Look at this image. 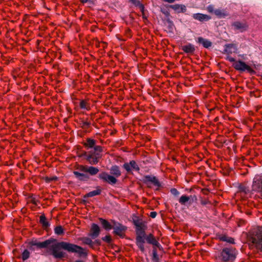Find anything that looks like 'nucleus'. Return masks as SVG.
Listing matches in <instances>:
<instances>
[{
    "mask_svg": "<svg viewBox=\"0 0 262 262\" xmlns=\"http://www.w3.org/2000/svg\"><path fill=\"white\" fill-rule=\"evenodd\" d=\"M61 249H63L69 252L77 253L80 256L87 254L82 247L65 242L56 243L50 247L52 255L56 258H62L64 257L66 253L61 251Z\"/></svg>",
    "mask_w": 262,
    "mask_h": 262,
    "instance_id": "obj_1",
    "label": "nucleus"
},
{
    "mask_svg": "<svg viewBox=\"0 0 262 262\" xmlns=\"http://www.w3.org/2000/svg\"><path fill=\"white\" fill-rule=\"evenodd\" d=\"M134 224L136 226V244L140 251L143 253L145 252L144 244L147 226L144 222L140 219L134 220Z\"/></svg>",
    "mask_w": 262,
    "mask_h": 262,
    "instance_id": "obj_2",
    "label": "nucleus"
},
{
    "mask_svg": "<svg viewBox=\"0 0 262 262\" xmlns=\"http://www.w3.org/2000/svg\"><path fill=\"white\" fill-rule=\"evenodd\" d=\"M247 241L250 246L262 251V227L252 228L247 235Z\"/></svg>",
    "mask_w": 262,
    "mask_h": 262,
    "instance_id": "obj_3",
    "label": "nucleus"
},
{
    "mask_svg": "<svg viewBox=\"0 0 262 262\" xmlns=\"http://www.w3.org/2000/svg\"><path fill=\"white\" fill-rule=\"evenodd\" d=\"M237 251L233 248H224L220 253L219 259L224 262L232 261L236 256Z\"/></svg>",
    "mask_w": 262,
    "mask_h": 262,
    "instance_id": "obj_4",
    "label": "nucleus"
},
{
    "mask_svg": "<svg viewBox=\"0 0 262 262\" xmlns=\"http://www.w3.org/2000/svg\"><path fill=\"white\" fill-rule=\"evenodd\" d=\"M102 151H90L89 153L84 152L81 156H84L87 161L92 165L97 164L99 160L101 158V152Z\"/></svg>",
    "mask_w": 262,
    "mask_h": 262,
    "instance_id": "obj_5",
    "label": "nucleus"
},
{
    "mask_svg": "<svg viewBox=\"0 0 262 262\" xmlns=\"http://www.w3.org/2000/svg\"><path fill=\"white\" fill-rule=\"evenodd\" d=\"M111 223L113 224L114 233L121 238L124 237L127 227L114 220H111Z\"/></svg>",
    "mask_w": 262,
    "mask_h": 262,
    "instance_id": "obj_6",
    "label": "nucleus"
},
{
    "mask_svg": "<svg viewBox=\"0 0 262 262\" xmlns=\"http://www.w3.org/2000/svg\"><path fill=\"white\" fill-rule=\"evenodd\" d=\"M252 190L259 193L262 197V175H257L254 178Z\"/></svg>",
    "mask_w": 262,
    "mask_h": 262,
    "instance_id": "obj_7",
    "label": "nucleus"
},
{
    "mask_svg": "<svg viewBox=\"0 0 262 262\" xmlns=\"http://www.w3.org/2000/svg\"><path fill=\"white\" fill-rule=\"evenodd\" d=\"M97 141L92 138H87L83 145L87 149L93 148L95 151H103V147L96 145Z\"/></svg>",
    "mask_w": 262,
    "mask_h": 262,
    "instance_id": "obj_8",
    "label": "nucleus"
},
{
    "mask_svg": "<svg viewBox=\"0 0 262 262\" xmlns=\"http://www.w3.org/2000/svg\"><path fill=\"white\" fill-rule=\"evenodd\" d=\"M98 177L100 179L103 180V181L107 182L112 185L115 184L117 182V180L115 177L108 174L106 172L100 173L99 174Z\"/></svg>",
    "mask_w": 262,
    "mask_h": 262,
    "instance_id": "obj_9",
    "label": "nucleus"
},
{
    "mask_svg": "<svg viewBox=\"0 0 262 262\" xmlns=\"http://www.w3.org/2000/svg\"><path fill=\"white\" fill-rule=\"evenodd\" d=\"M143 182L144 184L148 185L149 184H152L154 185L157 187L160 186V183L159 182L158 179L154 176H145L143 179Z\"/></svg>",
    "mask_w": 262,
    "mask_h": 262,
    "instance_id": "obj_10",
    "label": "nucleus"
},
{
    "mask_svg": "<svg viewBox=\"0 0 262 262\" xmlns=\"http://www.w3.org/2000/svg\"><path fill=\"white\" fill-rule=\"evenodd\" d=\"M79 170L84 172H88L91 176H94L98 173L99 169L93 166H86L84 165H80Z\"/></svg>",
    "mask_w": 262,
    "mask_h": 262,
    "instance_id": "obj_11",
    "label": "nucleus"
},
{
    "mask_svg": "<svg viewBox=\"0 0 262 262\" xmlns=\"http://www.w3.org/2000/svg\"><path fill=\"white\" fill-rule=\"evenodd\" d=\"M233 67L235 69L240 71H251L252 70L251 68L249 66L242 61H235L233 64Z\"/></svg>",
    "mask_w": 262,
    "mask_h": 262,
    "instance_id": "obj_12",
    "label": "nucleus"
},
{
    "mask_svg": "<svg viewBox=\"0 0 262 262\" xmlns=\"http://www.w3.org/2000/svg\"><path fill=\"white\" fill-rule=\"evenodd\" d=\"M123 168L128 172L132 169L139 171L140 168L134 160L130 161L129 163H125L123 165Z\"/></svg>",
    "mask_w": 262,
    "mask_h": 262,
    "instance_id": "obj_13",
    "label": "nucleus"
},
{
    "mask_svg": "<svg viewBox=\"0 0 262 262\" xmlns=\"http://www.w3.org/2000/svg\"><path fill=\"white\" fill-rule=\"evenodd\" d=\"M237 50V46L235 44L229 43L225 45L224 53L229 55L233 53H236Z\"/></svg>",
    "mask_w": 262,
    "mask_h": 262,
    "instance_id": "obj_14",
    "label": "nucleus"
},
{
    "mask_svg": "<svg viewBox=\"0 0 262 262\" xmlns=\"http://www.w3.org/2000/svg\"><path fill=\"white\" fill-rule=\"evenodd\" d=\"M100 231V229L99 227L96 224H93L91 228L89 236L92 238L95 239L99 236Z\"/></svg>",
    "mask_w": 262,
    "mask_h": 262,
    "instance_id": "obj_15",
    "label": "nucleus"
},
{
    "mask_svg": "<svg viewBox=\"0 0 262 262\" xmlns=\"http://www.w3.org/2000/svg\"><path fill=\"white\" fill-rule=\"evenodd\" d=\"M53 240L52 239H48L43 242H38L36 241L32 242L31 244L32 246H35L39 248H47L49 246L52 242Z\"/></svg>",
    "mask_w": 262,
    "mask_h": 262,
    "instance_id": "obj_16",
    "label": "nucleus"
},
{
    "mask_svg": "<svg viewBox=\"0 0 262 262\" xmlns=\"http://www.w3.org/2000/svg\"><path fill=\"white\" fill-rule=\"evenodd\" d=\"M232 26L235 30H239L241 32L246 31L248 28V26L246 23H241L240 21H235L232 23Z\"/></svg>",
    "mask_w": 262,
    "mask_h": 262,
    "instance_id": "obj_17",
    "label": "nucleus"
},
{
    "mask_svg": "<svg viewBox=\"0 0 262 262\" xmlns=\"http://www.w3.org/2000/svg\"><path fill=\"white\" fill-rule=\"evenodd\" d=\"M145 239L146 240L148 243L154 246L159 247L160 246L159 243L156 239L152 234L150 233L147 236L145 235Z\"/></svg>",
    "mask_w": 262,
    "mask_h": 262,
    "instance_id": "obj_18",
    "label": "nucleus"
},
{
    "mask_svg": "<svg viewBox=\"0 0 262 262\" xmlns=\"http://www.w3.org/2000/svg\"><path fill=\"white\" fill-rule=\"evenodd\" d=\"M169 7L176 11L177 13H184L186 11V6L183 5L175 4L170 5Z\"/></svg>",
    "mask_w": 262,
    "mask_h": 262,
    "instance_id": "obj_19",
    "label": "nucleus"
},
{
    "mask_svg": "<svg viewBox=\"0 0 262 262\" xmlns=\"http://www.w3.org/2000/svg\"><path fill=\"white\" fill-rule=\"evenodd\" d=\"M194 19L199 20L201 21H207L209 20L211 17L208 15L204 14L202 13H196L193 15Z\"/></svg>",
    "mask_w": 262,
    "mask_h": 262,
    "instance_id": "obj_20",
    "label": "nucleus"
},
{
    "mask_svg": "<svg viewBox=\"0 0 262 262\" xmlns=\"http://www.w3.org/2000/svg\"><path fill=\"white\" fill-rule=\"evenodd\" d=\"M198 42L202 45V46L205 48H209L212 46V42L207 39H205L202 37H199L198 38Z\"/></svg>",
    "mask_w": 262,
    "mask_h": 262,
    "instance_id": "obj_21",
    "label": "nucleus"
},
{
    "mask_svg": "<svg viewBox=\"0 0 262 262\" xmlns=\"http://www.w3.org/2000/svg\"><path fill=\"white\" fill-rule=\"evenodd\" d=\"M182 50L186 53L193 54L195 51V48L193 45L191 43H189L187 45L182 46Z\"/></svg>",
    "mask_w": 262,
    "mask_h": 262,
    "instance_id": "obj_22",
    "label": "nucleus"
},
{
    "mask_svg": "<svg viewBox=\"0 0 262 262\" xmlns=\"http://www.w3.org/2000/svg\"><path fill=\"white\" fill-rule=\"evenodd\" d=\"M99 221L103 227V228L106 230H110L113 228V224L112 225L110 223H109L107 220L103 219L102 218H100Z\"/></svg>",
    "mask_w": 262,
    "mask_h": 262,
    "instance_id": "obj_23",
    "label": "nucleus"
},
{
    "mask_svg": "<svg viewBox=\"0 0 262 262\" xmlns=\"http://www.w3.org/2000/svg\"><path fill=\"white\" fill-rule=\"evenodd\" d=\"M110 172L114 177L117 178L120 177L121 174L120 168L117 165H114L111 168Z\"/></svg>",
    "mask_w": 262,
    "mask_h": 262,
    "instance_id": "obj_24",
    "label": "nucleus"
},
{
    "mask_svg": "<svg viewBox=\"0 0 262 262\" xmlns=\"http://www.w3.org/2000/svg\"><path fill=\"white\" fill-rule=\"evenodd\" d=\"M73 173L80 181H86L89 179V177L86 174L80 173L77 171H74Z\"/></svg>",
    "mask_w": 262,
    "mask_h": 262,
    "instance_id": "obj_25",
    "label": "nucleus"
},
{
    "mask_svg": "<svg viewBox=\"0 0 262 262\" xmlns=\"http://www.w3.org/2000/svg\"><path fill=\"white\" fill-rule=\"evenodd\" d=\"M214 14L219 18H224L228 15V13L225 10L216 9Z\"/></svg>",
    "mask_w": 262,
    "mask_h": 262,
    "instance_id": "obj_26",
    "label": "nucleus"
},
{
    "mask_svg": "<svg viewBox=\"0 0 262 262\" xmlns=\"http://www.w3.org/2000/svg\"><path fill=\"white\" fill-rule=\"evenodd\" d=\"M40 223L42 225L44 229H47L50 226L49 222L47 221L45 215L42 214L39 217Z\"/></svg>",
    "mask_w": 262,
    "mask_h": 262,
    "instance_id": "obj_27",
    "label": "nucleus"
},
{
    "mask_svg": "<svg viewBox=\"0 0 262 262\" xmlns=\"http://www.w3.org/2000/svg\"><path fill=\"white\" fill-rule=\"evenodd\" d=\"M80 240L82 241V244L88 245L92 248H94L95 242L92 241L91 238L89 237H82Z\"/></svg>",
    "mask_w": 262,
    "mask_h": 262,
    "instance_id": "obj_28",
    "label": "nucleus"
},
{
    "mask_svg": "<svg viewBox=\"0 0 262 262\" xmlns=\"http://www.w3.org/2000/svg\"><path fill=\"white\" fill-rule=\"evenodd\" d=\"M79 106L81 109L86 110L87 111L90 110L91 108L90 103L88 101L86 100H81L79 103Z\"/></svg>",
    "mask_w": 262,
    "mask_h": 262,
    "instance_id": "obj_29",
    "label": "nucleus"
},
{
    "mask_svg": "<svg viewBox=\"0 0 262 262\" xmlns=\"http://www.w3.org/2000/svg\"><path fill=\"white\" fill-rule=\"evenodd\" d=\"M219 239L221 241L226 242L230 244H234V239L230 237H228L226 235H222L219 237Z\"/></svg>",
    "mask_w": 262,
    "mask_h": 262,
    "instance_id": "obj_30",
    "label": "nucleus"
},
{
    "mask_svg": "<svg viewBox=\"0 0 262 262\" xmlns=\"http://www.w3.org/2000/svg\"><path fill=\"white\" fill-rule=\"evenodd\" d=\"M101 190L100 189H97L96 190L92 191L84 195V198L93 197L94 196L99 195L101 193Z\"/></svg>",
    "mask_w": 262,
    "mask_h": 262,
    "instance_id": "obj_31",
    "label": "nucleus"
},
{
    "mask_svg": "<svg viewBox=\"0 0 262 262\" xmlns=\"http://www.w3.org/2000/svg\"><path fill=\"white\" fill-rule=\"evenodd\" d=\"M192 198V196L182 195L179 199V203L182 205H185Z\"/></svg>",
    "mask_w": 262,
    "mask_h": 262,
    "instance_id": "obj_32",
    "label": "nucleus"
},
{
    "mask_svg": "<svg viewBox=\"0 0 262 262\" xmlns=\"http://www.w3.org/2000/svg\"><path fill=\"white\" fill-rule=\"evenodd\" d=\"M239 190L240 192H243L246 194H249L250 193V191L248 187L244 185H241L239 186Z\"/></svg>",
    "mask_w": 262,
    "mask_h": 262,
    "instance_id": "obj_33",
    "label": "nucleus"
},
{
    "mask_svg": "<svg viewBox=\"0 0 262 262\" xmlns=\"http://www.w3.org/2000/svg\"><path fill=\"white\" fill-rule=\"evenodd\" d=\"M54 232L55 234L59 235L63 234L64 230L61 226H58L55 228Z\"/></svg>",
    "mask_w": 262,
    "mask_h": 262,
    "instance_id": "obj_34",
    "label": "nucleus"
},
{
    "mask_svg": "<svg viewBox=\"0 0 262 262\" xmlns=\"http://www.w3.org/2000/svg\"><path fill=\"white\" fill-rule=\"evenodd\" d=\"M30 256V252H29V251L28 250H24V251L23 252V254H22V259L23 260H26V259H27Z\"/></svg>",
    "mask_w": 262,
    "mask_h": 262,
    "instance_id": "obj_35",
    "label": "nucleus"
},
{
    "mask_svg": "<svg viewBox=\"0 0 262 262\" xmlns=\"http://www.w3.org/2000/svg\"><path fill=\"white\" fill-rule=\"evenodd\" d=\"M102 239L107 243H111L112 242V238L110 235H106L105 236L102 238Z\"/></svg>",
    "mask_w": 262,
    "mask_h": 262,
    "instance_id": "obj_36",
    "label": "nucleus"
},
{
    "mask_svg": "<svg viewBox=\"0 0 262 262\" xmlns=\"http://www.w3.org/2000/svg\"><path fill=\"white\" fill-rule=\"evenodd\" d=\"M152 253H153L152 259L153 260L156 259V260L158 261L159 258H158V256L157 252V249L155 247H154Z\"/></svg>",
    "mask_w": 262,
    "mask_h": 262,
    "instance_id": "obj_37",
    "label": "nucleus"
},
{
    "mask_svg": "<svg viewBox=\"0 0 262 262\" xmlns=\"http://www.w3.org/2000/svg\"><path fill=\"white\" fill-rule=\"evenodd\" d=\"M171 193L174 196H178L179 195L180 193L178 190L176 188H172L170 190Z\"/></svg>",
    "mask_w": 262,
    "mask_h": 262,
    "instance_id": "obj_38",
    "label": "nucleus"
},
{
    "mask_svg": "<svg viewBox=\"0 0 262 262\" xmlns=\"http://www.w3.org/2000/svg\"><path fill=\"white\" fill-rule=\"evenodd\" d=\"M207 11L210 13H214L215 10L214 9V7L213 5H209L207 8Z\"/></svg>",
    "mask_w": 262,
    "mask_h": 262,
    "instance_id": "obj_39",
    "label": "nucleus"
},
{
    "mask_svg": "<svg viewBox=\"0 0 262 262\" xmlns=\"http://www.w3.org/2000/svg\"><path fill=\"white\" fill-rule=\"evenodd\" d=\"M201 203L203 205H205L209 203V202L208 200L205 199V200H201Z\"/></svg>",
    "mask_w": 262,
    "mask_h": 262,
    "instance_id": "obj_40",
    "label": "nucleus"
},
{
    "mask_svg": "<svg viewBox=\"0 0 262 262\" xmlns=\"http://www.w3.org/2000/svg\"><path fill=\"white\" fill-rule=\"evenodd\" d=\"M157 212L155 211H152L150 213V216L152 218H155L157 216Z\"/></svg>",
    "mask_w": 262,
    "mask_h": 262,
    "instance_id": "obj_41",
    "label": "nucleus"
},
{
    "mask_svg": "<svg viewBox=\"0 0 262 262\" xmlns=\"http://www.w3.org/2000/svg\"><path fill=\"white\" fill-rule=\"evenodd\" d=\"M133 4H134L135 5H140V2L138 0H130Z\"/></svg>",
    "mask_w": 262,
    "mask_h": 262,
    "instance_id": "obj_42",
    "label": "nucleus"
},
{
    "mask_svg": "<svg viewBox=\"0 0 262 262\" xmlns=\"http://www.w3.org/2000/svg\"><path fill=\"white\" fill-rule=\"evenodd\" d=\"M227 59L230 62H234L235 59L233 57L228 56Z\"/></svg>",
    "mask_w": 262,
    "mask_h": 262,
    "instance_id": "obj_43",
    "label": "nucleus"
},
{
    "mask_svg": "<svg viewBox=\"0 0 262 262\" xmlns=\"http://www.w3.org/2000/svg\"><path fill=\"white\" fill-rule=\"evenodd\" d=\"M166 2H168L169 3H172L176 1V0H163Z\"/></svg>",
    "mask_w": 262,
    "mask_h": 262,
    "instance_id": "obj_44",
    "label": "nucleus"
},
{
    "mask_svg": "<svg viewBox=\"0 0 262 262\" xmlns=\"http://www.w3.org/2000/svg\"><path fill=\"white\" fill-rule=\"evenodd\" d=\"M161 11L165 15H168L169 14V13L167 11H164L161 9Z\"/></svg>",
    "mask_w": 262,
    "mask_h": 262,
    "instance_id": "obj_45",
    "label": "nucleus"
},
{
    "mask_svg": "<svg viewBox=\"0 0 262 262\" xmlns=\"http://www.w3.org/2000/svg\"><path fill=\"white\" fill-rule=\"evenodd\" d=\"M83 125L88 126H89L90 123L88 122H83Z\"/></svg>",
    "mask_w": 262,
    "mask_h": 262,
    "instance_id": "obj_46",
    "label": "nucleus"
},
{
    "mask_svg": "<svg viewBox=\"0 0 262 262\" xmlns=\"http://www.w3.org/2000/svg\"><path fill=\"white\" fill-rule=\"evenodd\" d=\"M80 2L82 3H87L89 0H80Z\"/></svg>",
    "mask_w": 262,
    "mask_h": 262,
    "instance_id": "obj_47",
    "label": "nucleus"
},
{
    "mask_svg": "<svg viewBox=\"0 0 262 262\" xmlns=\"http://www.w3.org/2000/svg\"><path fill=\"white\" fill-rule=\"evenodd\" d=\"M140 8H141L142 11H143L144 9V6L142 5H140Z\"/></svg>",
    "mask_w": 262,
    "mask_h": 262,
    "instance_id": "obj_48",
    "label": "nucleus"
},
{
    "mask_svg": "<svg viewBox=\"0 0 262 262\" xmlns=\"http://www.w3.org/2000/svg\"><path fill=\"white\" fill-rule=\"evenodd\" d=\"M75 262H84V261L82 260H76Z\"/></svg>",
    "mask_w": 262,
    "mask_h": 262,
    "instance_id": "obj_49",
    "label": "nucleus"
},
{
    "mask_svg": "<svg viewBox=\"0 0 262 262\" xmlns=\"http://www.w3.org/2000/svg\"><path fill=\"white\" fill-rule=\"evenodd\" d=\"M96 242L97 243H98L99 245L100 244V242L99 241H96L95 242V243Z\"/></svg>",
    "mask_w": 262,
    "mask_h": 262,
    "instance_id": "obj_50",
    "label": "nucleus"
},
{
    "mask_svg": "<svg viewBox=\"0 0 262 262\" xmlns=\"http://www.w3.org/2000/svg\"><path fill=\"white\" fill-rule=\"evenodd\" d=\"M194 198L195 199V200H196V197L195 196H193V197L192 198Z\"/></svg>",
    "mask_w": 262,
    "mask_h": 262,
    "instance_id": "obj_51",
    "label": "nucleus"
}]
</instances>
